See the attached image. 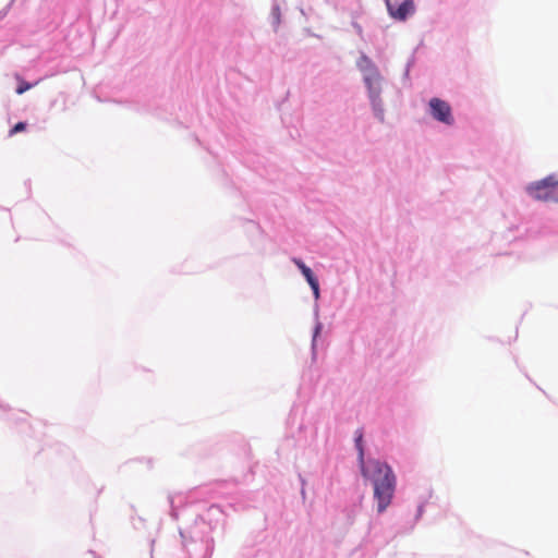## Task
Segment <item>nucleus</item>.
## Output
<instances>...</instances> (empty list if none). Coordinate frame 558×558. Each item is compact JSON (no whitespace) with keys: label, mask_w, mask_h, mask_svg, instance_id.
I'll return each instance as SVG.
<instances>
[{"label":"nucleus","mask_w":558,"mask_h":558,"mask_svg":"<svg viewBox=\"0 0 558 558\" xmlns=\"http://www.w3.org/2000/svg\"><path fill=\"white\" fill-rule=\"evenodd\" d=\"M207 514L210 519L218 520L219 517L222 515V510L219 506L214 505V506L209 507Z\"/></svg>","instance_id":"nucleus-9"},{"label":"nucleus","mask_w":558,"mask_h":558,"mask_svg":"<svg viewBox=\"0 0 558 558\" xmlns=\"http://www.w3.org/2000/svg\"><path fill=\"white\" fill-rule=\"evenodd\" d=\"M322 329H323V324L320 322H316V325L314 327V332H313V339H312V350L314 353H315V349H316V339H317L318 335L320 333Z\"/></svg>","instance_id":"nucleus-10"},{"label":"nucleus","mask_w":558,"mask_h":558,"mask_svg":"<svg viewBox=\"0 0 558 558\" xmlns=\"http://www.w3.org/2000/svg\"><path fill=\"white\" fill-rule=\"evenodd\" d=\"M202 526H205V522L202 520L201 522L196 521L195 527L190 532V539L192 542L201 541L205 543L206 545V556H211L214 550V539L210 536H203V534L199 533L198 530H201Z\"/></svg>","instance_id":"nucleus-7"},{"label":"nucleus","mask_w":558,"mask_h":558,"mask_svg":"<svg viewBox=\"0 0 558 558\" xmlns=\"http://www.w3.org/2000/svg\"><path fill=\"white\" fill-rule=\"evenodd\" d=\"M301 495H302V497L304 499L305 498V489H304V487H302V489H301Z\"/></svg>","instance_id":"nucleus-18"},{"label":"nucleus","mask_w":558,"mask_h":558,"mask_svg":"<svg viewBox=\"0 0 558 558\" xmlns=\"http://www.w3.org/2000/svg\"><path fill=\"white\" fill-rule=\"evenodd\" d=\"M26 129V123L25 122H17L11 130H10V135H14L16 133H20L22 131H24Z\"/></svg>","instance_id":"nucleus-13"},{"label":"nucleus","mask_w":558,"mask_h":558,"mask_svg":"<svg viewBox=\"0 0 558 558\" xmlns=\"http://www.w3.org/2000/svg\"><path fill=\"white\" fill-rule=\"evenodd\" d=\"M427 113L434 121L442 125L452 126L456 123L450 104L441 98L433 97L428 100Z\"/></svg>","instance_id":"nucleus-3"},{"label":"nucleus","mask_w":558,"mask_h":558,"mask_svg":"<svg viewBox=\"0 0 558 558\" xmlns=\"http://www.w3.org/2000/svg\"><path fill=\"white\" fill-rule=\"evenodd\" d=\"M269 21L275 32L278 31L281 23V11L277 2H274L269 14Z\"/></svg>","instance_id":"nucleus-8"},{"label":"nucleus","mask_w":558,"mask_h":558,"mask_svg":"<svg viewBox=\"0 0 558 558\" xmlns=\"http://www.w3.org/2000/svg\"><path fill=\"white\" fill-rule=\"evenodd\" d=\"M551 194L553 196L550 203L558 204V173H555Z\"/></svg>","instance_id":"nucleus-11"},{"label":"nucleus","mask_w":558,"mask_h":558,"mask_svg":"<svg viewBox=\"0 0 558 558\" xmlns=\"http://www.w3.org/2000/svg\"><path fill=\"white\" fill-rule=\"evenodd\" d=\"M555 173H551L541 180L532 181L524 186V192L536 202L550 203Z\"/></svg>","instance_id":"nucleus-4"},{"label":"nucleus","mask_w":558,"mask_h":558,"mask_svg":"<svg viewBox=\"0 0 558 558\" xmlns=\"http://www.w3.org/2000/svg\"><path fill=\"white\" fill-rule=\"evenodd\" d=\"M292 262L298 267V269L301 271V274L304 276L307 283L310 284L315 300H318L320 296V290H319V281L317 279V277L314 275L312 269L305 265V263L302 259L294 257L292 259Z\"/></svg>","instance_id":"nucleus-6"},{"label":"nucleus","mask_w":558,"mask_h":558,"mask_svg":"<svg viewBox=\"0 0 558 558\" xmlns=\"http://www.w3.org/2000/svg\"><path fill=\"white\" fill-rule=\"evenodd\" d=\"M8 12V8L3 9L1 12H0V19H2Z\"/></svg>","instance_id":"nucleus-17"},{"label":"nucleus","mask_w":558,"mask_h":558,"mask_svg":"<svg viewBox=\"0 0 558 558\" xmlns=\"http://www.w3.org/2000/svg\"><path fill=\"white\" fill-rule=\"evenodd\" d=\"M35 85H36V83L35 84H31V83L23 82V83H21L17 86L16 94L22 95V94H24L26 90L31 89Z\"/></svg>","instance_id":"nucleus-12"},{"label":"nucleus","mask_w":558,"mask_h":558,"mask_svg":"<svg viewBox=\"0 0 558 558\" xmlns=\"http://www.w3.org/2000/svg\"><path fill=\"white\" fill-rule=\"evenodd\" d=\"M180 535H181V538H182V544H183L184 546H186V544H187V538H186L185 533H184L183 531H180Z\"/></svg>","instance_id":"nucleus-16"},{"label":"nucleus","mask_w":558,"mask_h":558,"mask_svg":"<svg viewBox=\"0 0 558 558\" xmlns=\"http://www.w3.org/2000/svg\"><path fill=\"white\" fill-rule=\"evenodd\" d=\"M355 68L361 74L365 95L374 118L379 123H385L386 110L383 99L384 85L386 83L385 76L375 61L364 51L359 52Z\"/></svg>","instance_id":"nucleus-2"},{"label":"nucleus","mask_w":558,"mask_h":558,"mask_svg":"<svg viewBox=\"0 0 558 558\" xmlns=\"http://www.w3.org/2000/svg\"><path fill=\"white\" fill-rule=\"evenodd\" d=\"M389 16L399 22H405L416 12V5L413 0H403L398 4L397 0H384Z\"/></svg>","instance_id":"nucleus-5"},{"label":"nucleus","mask_w":558,"mask_h":558,"mask_svg":"<svg viewBox=\"0 0 558 558\" xmlns=\"http://www.w3.org/2000/svg\"><path fill=\"white\" fill-rule=\"evenodd\" d=\"M424 508H425V501H421L416 509V515H415L416 520L422 518V515L424 513Z\"/></svg>","instance_id":"nucleus-14"},{"label":"nucleus","mask_w":558,"mask_h":558,"mask_svg":"<svg viewBox=\"0 0 558 558\" xmlns=\"http://www.w3.org/2000/svg\"><path fill=\"white\" fill-rule=\"evenodd\" d=\"M353 27L356 31V33L361 36L363 33L362 26L359 25L357 23H353Z\"/></svg>","instance_id":"nucleus-15"},{"label":"nucleus","mask_w":558,"mask_h":558,"mask_svg":"<svg viewBox=\"0 0 558 558\" xmlns=\"http://www.w3.org/2000/svg\"><path fill=\"white\" fill-rule=\"evenodd\" d=\"M354 447L357 451V463L362 476L369 481L374 487V500L377 512L384 513L390 506L396 487L397 477L391 466L379 459H365L363 447V433L361 429L355 432Z\"/></svg>","instance_id":"nucleus-1"}]
</instances>
